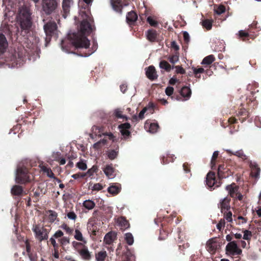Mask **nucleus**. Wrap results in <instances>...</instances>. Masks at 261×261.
Masks as SVG:
<instances>
[{
    "label": "nucleus",
    "mask_w": 261,
    "mask_h": 261,
    "mask_svg": "<svg viewBox=\"0 0 261 261\" xmlns=\"http://www.w3.org/2000/svg\"><path fill=\"white\" fill-rule=\"evenodd\" d=\"M60 227L62 229H63V230H64L66 231V232L68 234H72V233L74 231V229L73 228H71V227H69V226L65 223H63L60 226Z\"/></svg>",
    "instance_id": "45"
},
{
    "label": "nucleus",
    "mask_w": 261,
    "mask_h": 261,
    "mask_svg": "<svg viewBox=\"0 0 261 261\" xmlns=\"http://www.w3.org/2000/svg\"><path fill=\"white\" fill-rule=\"evenodd\" d=\"M60 245L63 247L70 243V239L69 237H63L58 240Z\"/></svg>",
    "instance_id": "46"
},
{
    "label": "nucleus",
    "mask_w": 261,
    "mask_h": 261,
    "mask_svg": "<svg viewBox=\"0 0 261 261\" xmlns=\"http://www.w3.org/2000/svg\"><path fill=\"white\" fill-rule=\"evenodd\" d=\"M225 190L228 191V195L230 196V198H234L237 197V194L239 191V187L234 182L232 183L230 185H228L226 186Z\"/></svg>",
    "instance_id": "14"
},
{
    "label": "nucleus",
    "mask_w": 261,
    "mask_h": 261,
    "mask_svg": "<svg viewBox=\"0 0 261 261\" xmlns=\"http://www.w3.org/2000/svg\"><path fill=\"white\" fill-rule=\"evenodd\" d=\"M174 88L172 87L168 86L165 89V93L167 95L170 96L173 94Z\"/></svg>",
    "instance_id": "61"
},
{
    "label": "nucleus",
    "mask_w": 261,
    "mask_h": 261,
    "mask_svg": "<svg viewBox=\"0 0 261 261\" xmlns=\"http://www.w3.org/2000/svg\"><path fill=\"white\" fill-rule=\"evenodd\" d=\"M57 25L54 21L45 22L43 25V30L46 35L45 41L48 43L57 30Z\"/></svg>",
    "instance_id": "10"
},
{
    "label": "nucleus",
    "mask_w": 261,
    "mask_h": 261,
    "mask_svg": "<svg viewBox=\"0 0 261 261\" xmlns=\"http://www.w3.org/2000/svg\"><path fill=\"white\" fill-rule=\"evenodd\" d=\"M238 115L240 117V120L243 122L248 117L249 113L245 109L242 108L239 109Z\"/></svg>",
    "instance_id": "29"
},
{
    "label": "nucleus",
    "mask_w": 261,
    "mask_h": 261,
    "mask_svg": "<svg viewBox=\"0 0 261 261\" xmlns=\"http://www.w3.org/2000/svg\"><path fill=\"white\" fill-rule=\"evenodd\" d=\"M115 237L116 236L112 232H109L105 235L103 242L107 245H112Z\"/></svg>",
    "instance_id": "28"
},
{
    "label": "nucleus",
    "mask_w": 261,
    "mask_h": 261,
    "mask_svg": "<svg viewBox=\"0 0 261 261\" xmlns=\"http://www.w3.org/2000/svg\"><path fill=\"white\" fill-rule=\"evenodd\" d=\"M98 170V167L96 166H93L91 169H89L86 173V176H91L94 173H96Z\"/></svg>",
    "instance_id": "48"
},
{
    "label": "nucleus",
    "mask_w": 261,
    "mask_h": 261,
    "mask_svg": "<svg viewBox=\"0 0 261 261\" xmlns=\"http://www.w3.org/2000/svg\"><path fill=\"white\" fill-rule=\"evenodd\" d=\"M103 189V186L101 184L97 183L95 184L92 188V191H99Z\"/></svg>",
    "instance_id": "59"
},
{
    "label": "nucleus",
    "mask_w": 261,
    "mask_h": 261,
    "mask_svg": "<svg viewBox=\"0 0 261 261\" xmlns=\"http://www.w3.org/2000/svg\"><path fill=\"white\" fill-rule=\"evenodd\" d=\"M231 172L228 168L222 172L217 173L219 178L218 181L216 178L215 173L212 171H210L206 175V185L208 189L210 190H214L216 188L219 187L222 184L221 179L228 177L230 175Z\"/></svg>",
    "instance_id": "3"
},
{
    "label": "nucleus",
    "mask_w": 261,
    "mask_h": 261,
    "mask_svg": "<svg viewBox=\"0 0 261 261\" xmlns=\"http://www.w3.org/2000/svg\"><path fill=\"white\" fill-rule=\"evenodd\" d=\"M92 0H83V2L79 3V7H81L80 12L90 11V7L92 5Z\"/></svg>",
    "instance_id": "19"
},
{
    "label": "nucleus",
    "mask_w": 261,
    "mask_h": 261,
    "mask_svg": "<svg viewBox=\"0 0 261 261\" xmlns=\"http://www.w3.org/2000/svg\"><path fill=\"white\" fill-rule=\"evenodd\" d=\"M226 253L229 255H238L242 253V250L239 248L235 241L227 244L226 246Z\"/></svg>",
    "instance_id": "12"
},
{
    "label": "nucleus",
    "mask_w": 261,
    "mask_h": 261,
    "mask_svg": "<svg viewBox=\"0 0 261 261\" xmlns=\"http://www.w3.org/2000/svg\"><path fill=\"white\" fill-rule=\"evenodd\" d=\"M51 228H46L43 226H41L40 224H34L32 227V230L35 234V238L39 241L42 242L44 240H47L48 238V234Z\"/></svg>",
    "instance_id": "9"
},
{
    "label": "nucleus",
    "mask_w": 261,
    "mask_h": 261,
    "mask_svg": "<svg viewBox=\"0 0 261 261\" xmlns=\"http://www.w3.org/2000/svg\"><path fill=\"white\" fill-rule=\"evenodd\" d=\"M191 90L187 86H184L180 91V94L185 100L189 99L191 96Z\"/></svg>",
    "instance_id": "24"
},
{
    "label": "nucleus",
    "mask_w": 261,
    "mask_h": 261,
    "mask_svg": "<svg viewBox=\"0 0 261 261\" xmlns=\"http://www.w3.org/2000/svg\"><path fill=\"white\" fill-rule=\"evenodd\" d=\"M125 240L128 245H132L134 243V238L130 232L125 234Z\"/></svg>",
    "instance_id": "44"
},
{
    "label": "nucleus",
    "mask_w": 261,
    "mask_h": 261,
    "mask_svg": "<svg viewBox=\"0 0 261 261\" xmlns=\"http://www.w3.org/2000/svg\"><path fill=\"white\" fill-rule=\"evenodd\" d=\"M173 216L170 215L167 217H164L162 221L161 226L162 230H160V236L159 239L160 240H164L167 237L168 234L172 232V227L169 226L173 222Z\"/></svg>",
    "instance_id": "8"
},
{
    "label": "nucleus",
    "mask_w": 261,
    "mask_h": 261,
    "mask_svg": "<svg viewBox=\"0 0 261 261\" xmlns=\"http://www.w3.org/2000/svg\"><path fill=\"white\" fill-rule=\"evenodd\" d=\"M176 73L184 74L186 73L185 70L180 66H175Z\"/></svg>",
    "instance_id": "62"
},
{
    "label": "nucleus",
    "mask_w": 261,
    "mask_h": 261,
    "mask_svg": "<svg viewBox=\"0 0 261 261\" xmlns=\"http://www.w3.org/2000/svg\"><path fill=\"white\" fill-rule=\"evenodd\" d=\"M131 128V125L129 123L125 122L122 123L118 126V128L123 137L124 139L126 140L131 136V133L129 129Z\"/></svg>",
    "instance_id": "13"
},
{
    "label": "nucleus",
    "mask_w": 261,
    "mask_h": 261,
    "mask_svg": "<svg viewBox=\"0 0 261 261\" xmlns=\"http://www.w3.org/2000/svg\"><path fill=\"white\" fill-rule=\"evenodd\" d=\"M225 222L224 219H221L219 223L217 224V228L219 230L221 231L222 228H223L225 226Z\"/></svg>",
    "instance_id": "58"
},
{
    "label": "nucleus",
    "mask_w": 261,
    "mask_h": 261,
    "mask_svg": "<svg viewBox=\"0 0 261 261\" xmlns=\"http://www.w3.org/2000/svg\"><path fill=\"white\" fill-rule=\"evenodd\" d=\"M74 238L76 240L80 241L79 242H81V243H87V240H86L83 237V234L81 231L77 229L75 230Z\"/></svg>",
    "instance_id": "33"
},
{
    "label": "nucleus",
    "mask_w": 261,
    "mask_h": 261,
    "mask_svg": "<svg viewBox=\"0 0 261 261\" xmlns=\"http://www.w3.org/2000/svg\"><path fill=\"white\" fill-rule=\"evenodd\" d=\"M113 9L119 14H122L123 5L120 0H111Z\"/></svg>",
    "instance_id": "22"
},
{
    "label": "nucleus",
    "mask_w": 261,
    "mask_h": 261,
    "mask_svg": "<svg viewBox=\"0 0 261 261\" xmlns=\"http://www.w3.org/2000/svg\"><path fill=\"white\" fill-rule=\"evenodd\" d=\"M71 244L74 250L78 253L83 260L89 261L91 259L92 256V252L89 250L88 246L86 245L87 243H81V242L73 241Z\"/></svg>",
    "instance_id": "6"
},
{
    "label": "nucleus",
    "mask_w": 261,
    "mask_h": 261,
    "mask_svg": "<svg viewBox=\"0 0 261 261\" xmlns=\"http://www.w3.org/2000/svg\"><path fill=\"white\" fill-rule=\"evenodd\" d=\"M154 106L153 103L149 102L148 104V107L144 108L141 112L139 113L138 117L140 119H143L144 117V114L146 112V111L148 109H150L151 111H153L154 109Z\"/></svg>",
    "instance_id": "32"
},
{
    "label": "nucleus",
    "mask_w": 261,
    "mask_h": 261,
    "mask_svg": "<svg viewBox=\"0 0 261 261\" xmlns=\"http://www.w3.org/2000/svg\"><path fill=\"white\" fill-rule=\"evenodd\" d=\"M119 153V147L117 146L116 149H109L107 152L106 154L108 158L111 160H113L117 158Z\"/></svg>",
    "instance_id": "25"
},
{
    "label": "nucleus",
    "mask_w": 261,
    "mask_h": 261,
    "mask_svg": "<svg viewBox=\"0 0 261 261\" xmlns=\"http://www.w3.org/2000/svg\"><path fill=\"white\" fill-rule=\"evenodd\" d=\"M225 7L223 5H220L217 9L215 10V12L218 14L220 15L225 12Z\"/></svg>",
    "instance_id": "51"
},
{
    "label": "nucleus",
    "mask_w": 261,
    "mask_h": 261,
    "mask_svg": "<svg viewBox=\"0 0 261 261\" xmlns=\"http://www.w3.org/2000/svg\"><path fill=\"white\" fill-rule=\"evenodd\" d=\"M252 237V233L248 230H245L244 231V236L243 239L246 240H250Z\"/></svg>",
    "instance_id": "52"
},
{
    "label": "nucleus",
    "mask_w": 261,
    "mask_h": 261,
    "mask_svg": "<svg viewBox=\"0 0 261 261\" xmlns=\"http://www.w3.org/2000/svg\"><path fill=\"white\" fill-rule=\"evenodd\" d=\"M221 243L216 238L210 239L206 243V250L211 253L214 254L221 247Z\"/></svg>",
    "instance_id": "11"
},
{
    "label": "nucleus",
    "mask_w": 261,
    "mask_h": 261,
    "mask_svg": "<svg viewBox=\"0 0 261 261\" xmlns=\"http://www.w3.org/2000/svg\"><path fill=\"white\" fill-rule=\"evenodd\" d=\"M121 190V187L119 186L112 185L110 186L108 189V191L109 193L116 195L118 194Z\"/></svg>",
    "instance_id": "35"
},
{
    "label": "nucleus",
    "mask_w": 261,
    "mask_h": 261,
    "mask_svg": "<svg viewBox=\"0 0 261 261\" xmlns=\"http://www.w3.org/2000/svg\"><path fill=\"white\" fill-rule=\"evenodd\" d=\"M138 19V15L137 13L134 11H131L127 13L126 17V22L130 25L134 23Z\"/></svg>",
    "instance_id": "21"
},
{
    "label": "nucleus",
    "mask_w": 261,
    "mask_h": 261,
    "mask_svg": "<svg viewBox=\"0 0 261 261\" xmlns=\"http://www.w3.org/2000/svg\"><path fill=\"white\" fill-rule=\"evenodd\" d=\"M219 153V152L218 151H215L213 153L211 161V168L212 169H215L216 164V160L218 157Z\"/></svg>",
    "instance_id": "43"
},
{
    "label": "nucleus",
    "mask_w": 261,
    "mask_h": 261,
    "mask_svg": "<svg viewBox=\"0 0 261 261\" xmlns=\"http://www.w3.org/2000/svg\"><path fill=\"white\" fill-rule=\"evenodd\" d=\"M31 14L29 7L23 5L19 8L17 20L21 29L20 35L23 36H26L30 32L32 26Z\"/></svg>",
    "instance_id": "2"
},
{
    "label": "nucleus",
    "mask_w": 261,
    "mask_h": 261,
    "mask_svg": "<svg viewBox=\"0 0 261 261\" xmlns=\"http://www.w3.org/2000/svg\"><path fill=\"white\" fill-rule=\"evenodd\" d=\"M46 213L48 214V219L49 222L51 223H54L58 217L57 213L50 210H48Z\"/></svg>",
    "instance_id": "36"
},
{
    "label": "nucleus",
    "mask_w": 261,
    "mask_h": 261,
    "mask_svg": "<svg viewBox=\"0 0 261 261\" xmlns=\"http://www.w3.org/2000/svg\"><path fill=\"white\" fill-rule=\"evenodd\" d=\"M8 42L4 34L0 32V58H5L6 62H12L15 63L17 61L16 54L7 53Z\"/></svg>",
    "instance_id": "4"
},
{
    "label": "nucleus",
    "mask_w": 261,
    "mask_h": 261,
    "mask_svg": "<svg viewBox=\"0 0 261 261\" xmlns=\"http://www.w3.org/2000/svg\"><path fill=\"white\" fill-rule=\"evenodd\" d=\"M41 194H45V192H43V189L39 186L36 191L34 192L33 195H32L33 198V201L34 202H37L39 200V197Z\"/></svg>",
    "instance_id": "27"
},
{
    "label": "nucleus",
    "mask_w": 261,
    "mask_h": 261,
    "mask_svg": "<svg viewBox=\"0 0 261 261\" xmlns=\"http://www.w3.org/2000/svg\"><path fill=\"white\" fill-rule=\"evenodd\" d=\"M146 75L148 79L151 81H154L157 79L158 75L155 67L152 66H149L146 70Z\"/></svg>",
    "instance_id": "17"
},
{
    "label": "nucleus",
    "mask_w": 261,
    "mask_h": 261,
    "mask_svg": "<svg viewBox=\"0 0 261 261\" xmlns=\"http://www.w3.org/2000/svg\"><path fill=\"white\" fill-rule=\"evenodd\" d=\"M34 176L29 171V169L24 166L17 167L15 176L16 182L18 184H26L34 179Z\"/></svg>",
    "instance_id": "5"
},
{
    "label": "nucleus",
    "mask_w": 261,
    "mask_h": 261,
    "mask_svg": "<svg viewBox=\"0 0 261 261\" xmlns=\"http://www.w3.org/2000/svg\"><path fill=\"white\" fill-rule=\"evenodd\" d=\"M147 21L152 27H156L158 25V22L153 19L151 16H149L147 18Z\"/></svg>",
    "instance_id": "55"
},
{
    "label": "nucleus",
    "mask_w": 261,
    "mask_h": 261,
    "mask_svg": "<svg viewBox=\"0 0 261 261\" xmlns=\"http://www.w3.org/2000/svg\"><path fill=\"white\" fill-rule=\"evenodd\" d=\"M182 167L185 172L186 173H190V175H191L192 174L191 173L190 165L187 163H184Z\"/></svg>",
    "instance_id": "57"
},
{
    "label": "nucleus",
    "mask_w": 261,
    "mask_h": 261,
    "mask_svg": "<svg viewBox=\"0 0 261 261\" xmlns=\"http://www.w3.org/2000/svg\"><path fill=\"white\" fill-rule=\"evenodd\" d=\"M251 175L252 177L258 178L259 177L260 169L256 164L251 165Z\"/></svg>",
    "instance_id": "30"
},
{
    "label": "nucleus",
    "mask_w": 261,
    "mask_h": 261,
    "mask_svg": "<svg viewBox=\"0 0 261 261\" xmlns=\"http://www.w3.org/2000/svg\"><path fill=\"white\" fill-rule=\"evenodd\" d=\"M42 171L45 172L47 176H48L50 178H53V177H55V174L53 172L52 170L50 168H47L46 167L43 166L42 167Z\"/></svg>",
    "instance_id": "47"
},
{
    "label": "nucleus",
    "mask_w": 261,
    "mask_h": 261,
    "mask_svg": "<svg viewBox=\"0 0 261 261\" xmlns=\"http://www.w3.org/2000/svg\"><path fill=\"white\" fill-rule=\"evenodd\" d=\"M147 38L151 42H154L156 41L158 33L156 30L153 29H150L147 31Z\"/></svg>",
    "instance_id": "26"
},
{
    "label": "nucleus",
    "mask_w": 261,
    "mask_h": 261,
    "mask_svg": "<svg viewBox=\"0 0 261 261\" xmlns=\"http://www.w3.org/2000/svg\"><path fill=\"white\" fill-rule=\"evenodd\" d=\"M72 0H63L62 7L63 14L62 16L66 18L69 14L71 6L73 4Z\"/></svg>",
    "instance_id": "15"
},
{
    "label": "nucleus",
    "mask_w": 261,
    "mask_h": 261,
    "mask_svg": "<svg viewBox=\"0 0 261 261\" xmlns=\"http://www.w3.org/2000/svg\"><path fill=\"white\" fill-rule=\"evenodd\" d=\"M159 66L161 68L165 69L167 72H169L171 69V65L165 60L161 61L160 62Z\"/></svg>",
    "instance_id": "42"
},
{
    "label": "nucleus",
    "mask_w": 261,
    "mask_h": 261,
    "mask_svg": "<svg viewBox=\"0 0 261 261\" xmlns=\"http://www.w3.org/2000/svg\"><path fill=\"white\" fill-rule=\"evenodd\" d=\"M203 28H205L207 30H211L213 23L212 19H205L201 22Z\"/></svg>",
    "instance_id": "39"
},
{
    "label": "nucleus",
    "mask_w": 261,
    "mask_h": 261,
    "mask_svg": "<svg viewBox=\"0 0 261 261\" xmlns=\"http://www.w3.org/2000/svg\"><path fill=\"white\" fill-rule=\"evenodd\" d=\"M86 176V173H83L79 172L76 174H73L71 177L74 179H77L79 178H83Z\"/></svg>",
    "instance_id": "56"
},
{
    "label": "nucleus",
    "mask_w": 261,
    "mask_h": 261,
    "mask_svg": "<svg viewBox=\"0 0 261 261\" xmlns=\"http://www.w3.org/2000/svg\"><path fill=\"white\" fill-rule=\"evenodd\" d=\"M115 116L117 118H125L126 120H128V118L122 115V112L119 109L115 110L114 112Z\"/></svg>",
    "instance_id": "50"
},
{
    "label": "nucleus",
    "mask_w": 261,
    "mask_h": 261,
    "mask_svg": "<svg viewBox=\"0 0 261 261\" xmlns=\"http://www.w3.org/2000/svg\"><path fill=\"white\" fill-rule=\"evenodd\" d=\"M41 5L42 12L46 15H50L57 12L59 2L58 0H41Z\"/></svg>",
    "instance_id": "7"
},
{
    "label": "nucleus",
    "mask_w": 261,
    "mask_h": 261,
    "mask_svg": "<svg viewBox=\"0 0 261 261\" xmlns=\"http://www.w3.org/2000/svg\"><path fill=\"white\" fill-rule=\"evenodd\" d=\"M67 216L68 219L75 221L77 218V216L73 211L69 212L67 213Z\"/></svg>",
    "instance_id": "60"
},
{
    "label": "nucleus",
    "mask_w": 261,
    "mask_h": 261,
    "mask_svg": "<svg viewBox=\"0 0 261 261\" xmlns=\"http://www.w3.org/2000/svg\"><path fill=\"white\" fill-rule=\"evenodd\" d=\"M23 192V189L20 185H15L11 189V193L12 195L20 196L22 195Z\"/></svg>",
    "instance_id": "23"
},
{
    "label": "nucleus",
    "mask_w": 261,
    "mask_h": 261,
    "mask_svg": "<svg viewBox=\"0 0 261 261\" xmlns=\"http://www.w3.org/2000/svg\"><path fill=\"white\" fill-rule=\"evenodd\" d=\"M159 128V126L156 123H151L150 124L149 130L151 133H156Z\"/></svg>",
    "instance_id": "49"
},
{
    "label": "nucleus",
    "mask_w": 261,
    "mask_h": 261,
    "mask_svg": "<svg viewBox=\"0 0 261 261\" xmlns=\"http://www.w3.org/2000/svg\"><path fill=\"white\" fill-rule=\"evenodd\" d=\"M193 74H194L195 77L196 79H199L201 78V73H203L205 72V70L202 67H199V68H196L193 67L192 68Z\"/></svg>",
    "instance_id": "38"
},
{
    "label": "nucleus",
    "mask_w": 261,
    "mask_h": 261,
    "mask_svg": "<svg viewBox=\"0 0 261 261\" xmlns=\"http://www.w3.org/2000/svg\"><path fill=\"white\" fill-rule=\"evenodd\" d=\"M227 152L230 154H233V155L242 159L243 160H246L247 159V156L245 154V153H244V152L242 150H238L235 152H232L231 150H227Z\"/></svg>",
    "instance_id": "37"
},
{
    "label": "nucleus",
    "mask_w": 261,
    "mask_h": 261,
    "mask_svg": "<svg viewBox=\"0 0 261 261\" xmlns=\"http://www.w3.org/2000/svg\"><path fill=\"white\" fill-rule=\"evenodd\" d=\"M238 35V38L243 41H246L249 40V34L247 32H245L243 30H240L239 31Z\"/></svg>",
    "instance_id": "31"
},
{
    "label": "nucleus",
    "mask_w": 261,
    "mask_h": 261,
    "mask_svg": "<svg viewBox=\"0 0 261 261\" xmlns=\"http://www.w3.org/2000/svg\"><path fill=\"white\" fill-rule=\"evenodd\" d=\"M95 206V202L91 200H86L83 202V206L88 210L93 209Z\"/></svg>",
    "instance_id": "41"
},
{
    "label": "nucleus",
    "mask_w": 261,
    "mask_h": 261,
    "mask_svg": "<svg viewBox=\"0 0 261 261\" xmlns=\"http://www.w3.org/2000/svg\"><path fill=\"white\" fill-rule=\"evenodd\" d=\"M231 199L228 196L221 199L218 204V207L221 209L222 213L225 210L228 211L230 208V202Z\"/></svg>",
    "instance_id": "16"
},
{
    "label": "nucleus",
    "mask_w": 261,
    "mask_h": 261,
    "mask_svg": "<svg viewBox=\"0 0 261 261\" xmlns=\"http://www.w3.org/2000/svg\"><path fill=\"white\" fill-rule=\"evenodd\" d=\"M116 222L120 229L122 231L128 228L130 226L129 222L124 217H118Z\"/></svg>",
    "instance_id": "18"
},
{
    "label": "nucleus",
    "mask_w": 261,
    "mask_h": 261,
    "mask_svg": "<svg viewBox=\"0 0 261 261\" xmlns=\"http://www.w3.org/2000/svg\"><path fill=\"white\" fill-rule=\"evenodd\" d=\"M215 58L213 55H211L205 57L202 60L201 64L209 65L211 64L214 61Z\"/></svg>",
    "instance_id": "40"
},
{
    "label": "nucleus",
    "mask_w": 261,
    "mask_h": 261,
    "mask_svg": "<svg viewBox=\"0 0 261 261\" xmlns=\"http://www.w3.org/2000/svg\"><path fill=\"white\" fill-rule=\"evenodd\" d=\"M63 235H64V233H63V231H61V230H58L54 233V234L53 235V237L54 238L59 239V238L60 239V238H62Z\"/></svg>",
    "instance_id": "63"
},
{
    "label": "nucleus",
    "mask_w": 261,
    "mask_h": 261,
    "mask_svg": "<svg viewBox=\"0 0 261 261\" xmlns=\"http://www.w3.org/2000/svg\"><path fill=\"white\" fill-rule=\"evenodd\" d=\"M80 14L83 19L81 23L80 30L77 32L69 33V41H62L61 47L67 53L77 54L81 57H88L94 51L90 50V41L87 37L93 31L92 23L93 19L91 17L90 11L83 13L80 12Z\"/></svg>",
    "instance_id": "1"
},
{
    "label": "nucleus",
    "mask_w": 261,
    "mask_h": 261,
    "mask_svg": "<svg viewBox=\"0 0 261 261\" xmlns=\"http://www.w3.org/2000/svg\"><path fill=\"white\" fill-rule=\"evenodd\" d=\"M108 255L106 251H101L95 254L96 261H105Z\"/></svg>",
    "instance_id": "34"
},
{
    "label": "nucleus",
    "mask_w": 261,
    "mask_h": 261,
    "mask_svg": "<svg viewBox=\"0 0 261 261\" xmlns=\"http://www.w3.org/2000/svg\"><path fill=\"white\" fill-rule=\"evenodd\" d=\"M28 255L31 261H37V255L36 253L31 252Z\"/></svg>",
    "instance_id": "64"
},
{
    "label": "nucleus",
    "mask_w": 261,
    "mask_h": 261,
    "mask_svg": "<svg viewBox=\"0 0 261 261\" xmlns=\"http://www.w3.org/2000/svg\"><path fill=\"white\" fill-rule=\"evenodd\" d=\"M103 171L109 178H112L115 176V169L113 168L112 164L106 165Z\"/></svg>",
    "instance_id": "20"
},
{
    "label": "nucleus",
    "mask_w": 261,
    "mask_h": 261,
    "mask_svg": "<svg viewBox=\"0 0 261 261\" xmlns=\"http://www.w3.org/2000/svg\"><path fill=\"white\" fill-rule=\"evenodd\" d=\"M168 60L170 63H171L172 64H175L179 60L178 55H174L169 56Z\"/></svg>",
    "instance_id": "53"
},
{
    "label": "nucleus",
    "mask_w": 261,
    "mask_h": 261,
    "mask_svg": "<svg viewBox=\"0 0 261 261\" xmlns=\"http://www.w3.org/2000/svg\"><path fill=\"white\" fill-rule=\"evenodd\" d=\"M232 213L230 211L228 212H225L224 213V217L225 219L228 221V222H232Z\"/></svg>",
    "instance_id": "54"
}]
</instances>
